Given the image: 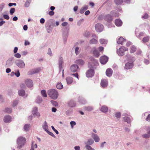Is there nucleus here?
Returning a JSON list of instances; mask_svg holds the SVG:
<instances>
[{
    "instance_id": "obj_1",
    "label": "nucleus",
    "mask_w": 150,
    "mask_h": 150,
    "mask_svg": "<svg viewBox=\"0 0 150 150\" xmlns=\"http://www.w3.org/2000/svg\"><path fill=\"white\" fill-rule=\"evenodd\" d=\"M47 94L51 98L56 99L58 97V93L57 90L54 89L49 90L47 91Z\"/></svg>"
},
{
    "instance_id": "obj_2",
    "label": "nucleus",
    "mask_w": 150,
    "mask_h": 150,
    "mask_svg": "<svg viewBox=\"0 0 150 150\" xmlns=\"http://www.w3.org/2000/svg\"><path fill=\"white\" fill-rule=\"evenodd\" d=\"M26 139L25 137L20 136L18 137L17 139V143L18 146L17 148L20 149L25 144Z\"/></svg>"
},
{
    "instance_id": "obj_3",
    "label": "nucleus",
    "mask_w": 150,
    "mask_h": 150,
    "mask_svg": "<svg viewBox=\"0 0 150 150\" xmlns=\"http://www.w3.org/2000/svg\"><path fill=\"white\" fill-rule=\"evenodd\" d=\"M128 49L127 47H125L124 46H122L119 49L117 50V52L118 55L119 56H122L124 55V52L125 51H127Z\"/></svg>"
},
{
    "instance_id": "obj_4",
    "label": "nucleus",
    "mask_w": 150,
    "mask_h": 150,
    "mask_svg": "<svg viewBox=\"0 0 150 150\" xmlns=\"http://www.w3.org/2000/svg\"><path fill=\"white\" fill-rule=\"evenodd\" d=\"M15 63L16 65L20 68L23 69L25 68V64L22 60L18 59L16 61Z\"/></svg>"
},
{
    "instance_id": "obj_5",
    "label": "nucleus",
    "mask_w": 150,
    "mask_h": 150,
    "mask_svg": "<svg viewBox=\"0 0 150 150\" xmlns=\"http://www.w3.org/2000/svg\"><path fill=\"white\" fill-rule=\"evenodd\" d=\"M42 69L41 67H38L33 69L29 71L28 72V74L29 75H31L36 73H38Z\"/></svg>"
},
{
    "instance_id": "obj_6",
    "label": "nucleus",
    "mask_w": 150,
    "mask_h": 150,
    "mask_svg": "<svg viewBox=\"0 0 150 150\" xmlns=\"http://www.w3.org/2000/svg\"><path fill=\"white\" fill-rule=\"evenodd\" d=\"M122 115L124 117H123V120L125 122H126L127 123L129 124L131 122V119L129 117V116L127 114L124 113Z\"/></svg>"
},
{
    "instance_id": "obj_7",
    "label": "nucleus",
    "mask_w": 150,
    "mask_h": 150,
    "mask_svg": "<svg viewBox=\"0 0 150 150\" xmlns=\"http://www.w3.org/2000/svg\"><path fill=\"white\" fill-rule=\"evenodd\" d=\"M126 60L127 62H132L134 63V62L135 60V58L134 57L131 56L130 54H128L126 55Z\"/></svg>"
},
{
    "instance_id": "obj_8",
    "label": "nucleus",
    "mask_w": 150,
    "mask_h": 150,
    "mask_svg": "<svg viewBox=\"0 0 150 150\" xmlns=\"http://www.w3.org/2000/svg\"><path fill=\"white\" fill-rule=\"evenodd\" d=\"M103 26L101 24L98 23L95 25L96 30L98 32H101L103 30Z\"/></svg>"
},
{
    "instance_id": "obj_9",
    "label": "nucleus",
    "mask_w": 150,
    "mask_h": 150,
    "mask_svg": "<svg viewBox=\"0 0 150 150\" xmlns=\"http://www.w3.org/2000/svg\"><path fill=\"white\" fill-rule=\"evenodd\" d=\"M134 64L132 62H127L125 64L124 69L125 70H129L132 69L134 66Z\"/></svg>"
},
{
    "instance_id": "obj_10",
    "label": "nucleus",
    "mask_w": 150,
    "mask_h": 150,
    "mask_svg": "<svg viewBox=\"0 0 150 150\" xmlns=\"http://www.w3.org/2000/svg\"><path fill=\"white\" fill-rule=\"evenodd\" d=\"M94 70L92 69H89L86 73V75L87 77L90 78L93 76L94 75Z\"/></svg>"
},
{
    "instance_id": "obj_11",
    "label": "nucleus",
    "mask_w": 150,
    "mask_h": 150,
    "mask_svg": "<svg viewBox=\"0 0 150 150\" xmlns=\"http://www.w3.org/2000/svg\"><path fill=\"white\" fill-rule=\"evenodd\" d=\"M108 61V58L105 56L101 57L100 58V63L103 64H105Z\"/></svg>"
},
{
    "instance_id": "obj_12",
    "label": "nucleus",
    "mask_w": 150,
    "mask_h": 150,
    "mask_svg": "<svg viewBox=\"0 0 150 150\" xmlns=\"http://www.w3.org/2000/svg\"><path fill=\"white\" fill-rule=\"evenodd\" d=\"M91 134L93 139L95 142H98L100 141V137L97 134L93 132L91 133Z\"/></svg>"
},
{
    "instance_id": "obj_13",
    "label": "nucleus",
    "mask_w": 150,
    "mask_h": 150,
    "mask_svg": "<svg viewBox=\"0 0 150 150\" xmlns=\"http://www.w3.org/2000/svg\"><path fill=\"white\" fill-rule=\"evenodd\" d=\"M25 83L27 86L29 88H31L33 86L32 81L30 79H27L25 81Z\"/></svg>"
},
{
    "instance_id": "obj_14",
    "label": "nucleus",
    "mask_w": 150,
    "mask_h": 150,
    "mask_svg": "<svg viewBox=\"0 0 150 150\" xmlns=\"http://www.w3.org/2000/svg\"><path fill=\"white\" fill-rule=\"evenodd\" d=\"M11 117L9 115L4 116V121L5 123H7L10 122L11 121Z\"/></svg>"
},
{
    "instance_id": "obj_15",
    "label": "nucleus",
    "mask_w": 150,
    "mask_h": 150,
    "mask_svg": "<svg viewBox=\"0 0 150 150\" xmlns=\"http://www.w3.org/2000/svg\"><path fill=\"white\" fill-rule=\"evenodd\" d=\"M13 58L14 57H12L11 58H9L7 60L6 63V66L7 67H10L13 64L12 60Z\"/></svg>"
},
{
    "instance_id": "obj_16",
    "label": "nucleus",
    "mask_w": 150,
    "mask_h": 150,
    "mask_svg": "<svg viewBox=\"0 0 150 150\" xmlns=\"http://www.w3.org/2000/svg\"><path fill=\"white\" fill-rule=\"evenodd\" d=\"M108 85V81L105 79H102L100 82V85L102 88H105Z\"/></svg>"
},
{
    "instance_id": "obj_17",
    "label": "nucleus",
    "mask_w": 150,
    "mask_h": 150,
    "mask_svg": "<svg viewBox=\"0 0 150 150\" xmlns=\"http://www.w3.org/2000/svg\"><path fill=\"white\" fill-rule=\"evenodd\" d=\"M79 69L78 66L76 64H73L70 67V70L73 72H76Z\"/></svg>"
},
{
    "instance_id": "obj_18",
    "label": "nucleus",
    "mask_w": 150,
    "mask_h": 150,
    "mask_svg": "<svg viewBox=\"0 0 150 150\" xmlns=\"http://www.w3.org/2000/svg\"><path fill=\"white\" fill-rule=\"evenodd\" d=\"M104 19L108 22H110L111 21H112V18L110 15L107 14L104 16Z\"/></svg>"
},
{
    "instance_id": "obj_19",
    "label": "nucleus",
    "mask_w": 150,
    "mask_h": 150,
    "mask_svg": "<svg viewBox=\"0 0 150 150\" xmlns=\"http://www.w3.org/2000/svg\"><path fill=\"white\" fill-rule=\"evenodd\" d=\"M59 66L60 71H61L62 68V64L63 62V59L62 57H59L58 59Z\"/></svg>"
},
{
    "instance_id": "obj_20",
    "label": "nucleus",
    "mask_w": 150,
    "mask_h": 150,
    "mask_svg": "<svg viewBox=\"0 0 150 150\" xmlns=\"http://www.w3.org/2000/svg\"><path fill=\"white\" fill-rule=\"evenodd\" d=\"M76 105V102L73 100H70L68 102V105L71 107H74Z\"/></svg>"
},
{
    "instance_id": "obj_21",
    "label": "nucleus",
    "mask_w": 150,
    "mask_h": 150,
    "mask_svg": "<svg viewBox=\"0 0 150 150\" xmlns=\"http://www.w3.org/2000/svg\"><path fill=\"white\" fill-rule=\"evenodd\" d=\"M94 142V140L91 138L89 139L85 142V145H91Z\"/></svg>"
},
{
    "instance_id": "obj_22",
    "label": "nucleus",
    "mask_w": 150,
    "mask_h": 150,
    "mask_svg": "<svg viewBox=\"0 0 150 150\" xmlns=\"http://www.w3.org/2000/svg\"><path fill=\"white\" fill-rule=\"evenodd\" d=\"M126 41V40L124 39L122 37H121L120 38L118 39L117 40V43L118 44H120L122 45L124 42Z\"/></svg>"
},
{
    "instance_id": "obj_23",
    "label": "nucleus",
    "mask_w": 150,
    "mask_h": 150,
    "mask_svg": "<svg viewBox=\"0 0 150 150\" xmlns=\"http://www.w3.org/2000/svg\"><path fill=\"white\" fill-rule=\"evenodd\" d=\"M88 8V6L85 5L83 6L80 10L79 13L81 14L83 13Z\"/></svg>"
},
{
    "instance_id": "obj_24",
    "label": "nucleus",
    "mask_w": 150,
    "mask_h": 150,
    "mask_svg": "<svg viewBox=\"0 0 150 150\" xmlns=\"http://www.w3.org/2000/svg\"><path fill=\"white\" fill-rule=\"evenodd\" d=\"M122 22L120 19H116L115 21V25L117 26H120L122 24Z\"/></svg>"
},
{
    "instance_id": "obj_25",
    "label": "nucleus",
    "mask_w": 150,
    "mask_h": 150,
    "mask_svg": "<svg viewBox=\"0 0 150 150\" xmlns=\"http://www.w3.org/2000/svg\"><path fill=\"white\" fill-rule=\"evenodd\" d=\"M112 73V71L111 69L108 68L107 69L106 72V74L107 76L108 77L110 76H111Z\"/></svg>"
},
{
    "instance_id": "obj_26",
    "label": "nucleus",
    "mask_w": 150,
    "mask_h": 150,
    "mask_svg": "<svg viewBox=\"0 0 150 150\" xmlns=\"http://www.w3.org/2000/svg\"><path fill=\"white\" fill-rule=\"evenodd\" d=\"M75 63L79 65H82L84 64V62L83 60L79 59L76 60Z\"/></svg>"
},
{
    "instance_id": "obj_27",
    "label": "nucleus",
    "mask_w": 150,
    "mask_h": 150,
    "mask_svg": "<svg viewBox=\"0 0 150 150\" xmlns=\"http://www.w3.org/2000/svg\"><path fill=\"white\" fill-rule=\"evenodd\" d=\"M67 83L68 84H71L73 81V79L72 77H67L66 79Z\"/></svg>"
},
{
    "instance_id": "obj_28",
    "label": "nucleus",
    "mask_w": 150,
    "mask_h": 150,
    "mask_svg": "<svg viewBox=\"0 0 150 150\" xmlns=\"http://www.w3.org/2000/svg\"><path fill=\"white\" fill-rule=\"evenodd\" d=\"M42 127L44 130L46 132L48 130V125L46 121H45L42 125Z\"/></svg>"
},
{
    "instance_id": "obj_29",
    "label": "nucleus",
    "mask_w": 150,
    "mask_h": 150,
    "mask_svg": "<svg viewBox=\"0 0 150 150\" xmlns=\"http://www.w3.org/2000/svg\"><path fill=\"white\" fill-rule=\"evenodd\" d=\"M100 110L101 112L104 113H105L108 112V108L107 106L105 105H104L100 109Z\"/></svg>"
},
{
    "instance_id": "obj_30",
    "label": "nucleus",
    "mask_w": 150,
    "mask_h": 150,
    "mask_svg": "<svg viewBox=\"0 0 150 150\" xmlns=\"http://www.w3.org/2000/svg\"><path fill=\"white\" fill-rule=\"evenodd\" d=\"M78 100L80 103L83 104H85L86 102L85 99L82 97H79Z\"/></svg>"
},
{
    "instance_id": "obj_31",
    "label": "nucleus",
    "mask_w": 150,
    "mask_h": 150,
    "mask_svg": "<svg viewBox=\"0 0 150 150\" xmlns=\"http://www.w3.org/2000/svg\"><path fill=\"white\" fill-rule=\"evenodd\" d=\"M93 49L94 50L93 54L96 57H98L99 56V53L98 51L97 50H96L95 47L93 48Z\"/></svg>"
},
{
    "instance_id": "obj_32",
    "label": "nucleus",
    "mask_w": 150,
    "mask_h": 150,
    "mask_svg": "<svg viewBox=\"0 0 150 150\" xmlns=\"http://www.w3.org/2000/svg\"><path fill=\"white\" fill-rule=\"evenodd\" d=\"M18 94L20 96H24L25 95V91L23 89L20 90L18 91Z\"/></svg>"
},
{
    "instance_id": "obj_33",
    "label": "nucleus",
    "mask_w": 150,
    "mask_h": 150,
    "mask_svg": "<svg viewBox=\"0 0 150 150\" xmlns=\"http://www.w3.org/2000/svg\"><path fill=\"white\" fill-rule=\"evenodd\" d=\"M99 41L100 43L103 45H105L107 43V40L104 39H100Z\"/></svg>"
},
{
    "instance_id": "obj_34",
    "label": "nucleus",
    "mask_w": 150,
    "mask_h": 150,
    "mask_svg": "<svg viewBox=\"0 0 150 150\" xmlns=\"http://www.w3.org/2000/svg\"><path fill=\"white\" fill-rule=\"evenodd\" d=\"M30 127V125L27 124L25 125L23 127V129L25 131L27 132L28 131Z\"/></svg>"
},
{
    "instance_id": "obj_35",
    "label": "nucleus",
    "mask_w": 150,
    "mask_h": 150,
    "mask_svg": "<svg viewBox=\"0 0 150 150\" xmlns=\"http://www.w3.org/2000/svg\"><path fill=\"white\" fill-rule=\"evenodd\" d=\"M110 14H112V15L116 17H118L119 16L118 13L117 12H116L115 11H113L110 12Z\"/></svg>"
},
{
    "instance_id": "obj_36",
    "label": "nucleus",
    "mask_w": 150,
    "mask_h": 150,
    "mask_svg": "<svg viewBox=\"0 0 150 150\" xmlns=\"http://www.w3.org/2000/svg\"><path fill=\"white\" fill-rule=\"evenodd\" d=\"M57 88L59 89H61L63 87V85L61 82H58L57 83L56 86Z\"/></svg>"
},
{
    "instance_id": "obj_37",
    "label": "nucleus",
    "mask_w": 150,
    "mask_h": 150,
    "mask_svg": "<svg viewBox=\"0 0 150 150\" xmlns=\"http://www.w3.org/2000/svg\"><path fill=\"white\" fill-rule=\"evenodd\" d=\"M150 38V37L149 36H147L144 38L142 40L143 42L145 43L148 42L149 41Z\"/></svg>"
},
{
    "instance_id": "obj_38",
    "label": "nucleus",
    "mask_w": 150,
    "mask_h": 150,
    "mask_svg": "<svg viewBox=\"0 0 150 150\" xmlns=\"http://www.w3.org/2000/svg\"><path fill=\"white\" fill-rule=\"evenodd\" d=\"M12 109L10 108H6L4 111L8 113H10L12 112Z\"/></svg>"
},
{
    "instance_id": "obj_39",
    "label": "nucleus",
    "mask_w": 150,
    "mask_h": 150,
    "mask_svg": "<svg viewBox=\"0 0 150 150\" xmlns=\"http://www.w3.org/2000/svg\"><path fill=\"white\" fill-rule=\"evenodd\" d=\"M38 112V108L37 107H35L33 108L32 114L33 115H35L37 112Z\"/></svg>"
},
{
    "instance_id": "obj_40",
    "label": "nucleus",
    "mask_w": 150,
    "mask_h": 150,
    "mask_svg": "<svg viewBox=\"0 0 150 150\" xmlns=\"http://www.w3.org/2000/svg\"><path fill=\"white\" fill-rule=\"evenodd\" d=\"M68 34V33H67L65 35L63 34V40L64 41V44H65L67 38Z\"/></svg>"
},
{
    "instance_id": "obj_41",
    "label": "nucleus",
    "mask_w": 150,
    "mask_h": 150,
    "mask_svg": "<svg viewBox=\"0 0 150 150\" xmlns=\"http://www.w3.org/2000/svg\"><path fill=\"white\" fill-rule=\"evenodd\" d=\"M31 2V0H27L24 4L25 6L27 8L28 7Z\"/></svg>"
},
{
    "instance_id": "obj_42",
    "label": "nucleus",
    "mask_w": 150,
    "mask_h": 150,
    "mask_svg": "<svg viewBox=\"0 0 150 150\" xmlns=\"http://www.w3.org/2000/svg\"><path fill=\"white\" fill-rule=\"evenodd\" d=\"M115 3L117 5L121 4L123 2V0H114Z\"/></svg>"
},
{
    "instance_id": "obj_43",
    "label": "nucleus",
    "mask_w": 150,
    "mask_h": 150,
    "mask_svg": "<svg viewBox=\"0 0 150 150\" xmlns=\"http://www.w3.org/2000/svg\"><path fill=\"white\" fill-rule=\"evenodd\" d=\"M136 50H137V48L135 46H134V45L132 46L131 47L130 51V53H133L135 52L136 51Z\"/></svg>"
},
{
    "instance_id": "obj_44",
    "label": "nucleus",
    "mask_w": 150,
    "mask_h": 150,
    "mask_svg": "<svg viewBox=\"0 0 150 150\" xmlns=\"http://www.w3.org/2000/svg\"><path fill=\"white\" fill-rule=\"evenodd\" d=\"M98 42L97 40L93 38L90 40L89 43L90 44H96Z\"/></svg>"
},
{
    "instance_id": "obj_45",
    "label": "nucleus",
    "mask_w": 150,
    "mask_h": 150,
    "mask_svg": "<svg viewBox=\"0 0 150 150\" xmlns=\"http://www.w3.org/2000/svg\"><path fill=\"white\" fill-rule=\"evenodd\" d=\"M41 93L42 96L46 97H47V94L45 90H42L41 91Z\"/></svg>"
},
{
    "instance_id": "obj_46",
    "label": "nucleus",
    "mask_w": 150,
    "mask_h": 150,
    "mask_svg": "<svg viewBox=\"0 0 150 150\" xmlns=\"http://www.w3.org/2000/svg\"><path fill=\"white\" fill-rule=\"evenodd\" d=\"M84 108L86 110L89 111H91L93 109V107L91 106L86 107H85Z\"/></svg>"
},
{
    "instance_id": "obj_47",
    "label": "nucleus",
    "mask_w": 150,
    "mask_h": 150,
    "mask_svg": "<svg viewBox=\"0 0 150 150\" xmlns=\"http://www.w3.org/2000/svg\"><path fill=\"white\" fill-rule=\"evenodd\" d=\"M5 4L4 3H2L0 4V12L4 8Z\"/></svg>"
},
{
    "instance_id": "obj_48",
    "label": "nucleus",
    "mask_w": 150,
    "mask_h": 150,
    "mask_svg": "<svg viewBox=\"0 0 150 150\" xmlns=\"http://www.w3.org/2000/svg\"><path fill=\"white\" fill-rule=\"evenodd\" d=\"M42 101V99L41 97L38 96L36 100V102L38 103H40Z\"/></svg>"
},
{
    "instance_id": "obj_49",
    "label": "nucleus",
    "mask_w": 150,
    "mask_h": 150,
    "mask_svg": "<svg viewBox=\"0 0 150 150\" xmlns=\"http://www.w3.org/2000/svg\"><path fill=\"white\" fill-rule=\"evenodd\" d=\"M80 52V50L78 47H76L75 49V53L76 55H78Z\"/></svg>"
},
{
    "instance_id": "obj_50",
    "label": "nucleus",
    "mask_w": 150,
    "mask_h": 150,
    "mask_svg": "<svg viewBox=\"0 0 150 150\" xmlns=\"http://www.w3.org/2000/svg\"><path fill=\"white\" fill-rule=\"evenodd\" d=\"M18 103V101L17 100H14L12 103V106L13 107H14L16 106Z\"/></svg>"
},
{
    "instance_id": "obj_51",
    "label": "nucleus",
    "mask_w": 150,
    "mask_h": 150,
    "mask_svg": "<svg viewBox=\"0 0 150 150\" xmlns=\"http://www.w3.org/2000/svg\"><path fill=\"white\" fill-rule=\"evenodd\" d=\"M150 134L148 133L147 134H145L142 135V137L145 139L149 138L150 137Z\"/></svg>"
},
{
    "instance_id": "obj_52",
    "label": "nucleus",
    "mask_w": 150,
    "mask_h": 150,
    "mask_svg": "<svg viewBox=\"0 0 150 150\" xmlns=\"http://www.w3.org/2000/svg\"><path fill=\"white\" fill-rule=\"evenodd\" d=\"M84 35L87 38L90 37L91 36L90 32L88 31H86L84 33Z\"/></svg>"
},
{
    "instance_id": "obj_53",
    "label": "nucleus",
    "mask_w": 150,
    "mask_h": 150,
    "mask_svg": "<svg viewBox=\"0 0 150 150\" xmlns=\"http://www.w3.org/2000/svg\"><path fill=\"white\" fill-rule=\"evenodd\" d=\"M91 145H86L85 148L88 150H95V149L92 148V147L90 146Z\"/></svg>"
},
{
    "instance_id": "obj_54",
    "label": "nucleus",
    "mask_w": 150,
    "mask_h": 150,
    "mask_svg": "<svg viewBox=\"0 0 150 150\" xmlns=\"http://www.w3.org/2000/svg\"><path fill=\"white\" fill-rule=\"evenodd\" d=\"M84 20V19L83 18H82V19L79 20V21H78L77 23V25L79 26H80L81 25V24L83 21Z\"/></svg>"
},
{
    "instance_id": "obj_55",
    "label": "nucleus",
    "mask_w": 150,
    "mask_h": 150,
    "mask_svg": "<svg viewBox=\"0 0 150 150\" xmlns=\"http://www.w3.org/2000/svg\"><path fill=\"white\" fill-rule=\"evenodd\" d=\"M51 102L52 104L54 106H57L58 105V103L55 101L52 100Z\"/></svg>"
},
{
    "instance_id": "obj_56",
    "label": "nucleus",
    "mask_w": 150,
    "mask_h": 150,
    "mask_svg": "<svg viewBox=\"0 0 150 150\" xmlns=\"http://www.w3.org/2000/svg\"><path fill=\"white\" fill-rule=\"evenodd\" d=\"M144 34V33L141 32L137 36V35H136V36L138 38L141 39V37L143 36Z\"/></svg>"
},
{
    "instance_id": "obj_57",
    "label": "nucleus",
    "mask_w": 150,
    "mask_h": 150,
    "mask_svg": "<svg viewBox=\"0 0 150 150\" xmlns=\"http://www.w3.org/2000/svg\"><path fill=\"white\" fill-rule=\"evenodd\" d=\"M15 9L14 8H11L10 10V13L11 15H12L14 13Z\"/></svg>"
},
{
    "instance_id": "obj_58",
    "label": "nucleus",
    "mask_w": 150,
    "mask_h": 150,
    "mask_svg": "<svg viewBox=\"0 0 150 150\" xmlns=\"http://www.w3.org/2000/svg\"><path fill=\"white\" fill-rule=\"evenodd\" d=\"M70 124L71 126V128H73L74 127V126L76 125V123L75 121H71L70 122Z\"/></svg>"
},
{
    "instance_id": "obj_59",
    "label": "nucleus",
    "mask_w": 150,
    "mask_h": 150,
    "mask_svg": "<svg viewBox=\"0 0 150 150\" xmlns=\"http://www.w3.org/2000/svg\"><path fill=\"white\" fill-rule=\"evenodd\" d=\"M115 116L117 118H120L121 116V114L120 112H118L115 113Z\"/></svg>"
},
{
    "instance_id": "obj_60",
    "label": "nucleus",
    "mask_w": 150,
    "mask_h": 150,
    "mask_svg": "<svg viewBox=\"0 0 150 150\" xmlns=\"http://www.w3.org/2000/svg\"><path fill=\"white\" fill-rule=\"evenodd\" d=\"M15 75L17 77H18L20 76V74L19 71L18 70H17L16 72H15Z\"/></svg>"
},
{
    "instance_id": "obj_61",
    "label": "nucleus",
    "mask_w": 150,
    "mask_h": 150,
    "mask_svg": "<svg viewBox=\"0 0 150 150\" xmlns=\"http://www.w3.org/2000/svg\"><path fill=\"white\" fill-rule=\"evenodd\" d=\"M14 56L15 57L18 59L20 58L21 57V54L18 53H16Z\"/></svg>"
},
{
    "instance_id": "obj_62",
    "label": "nucleus",
    "mask_w": 150,
    "mask_h": 150,
    "mask_svg": "<svg viewBox=\"0 0 150 150\" xmlns=\"http://www.w3.org/2000/svg\"><path fill=\"white\" fill-rule=\"evenodd\" d=\"M49 135L55 138V136L52 132H50L48 130L46 132Z\"/></svg>"
},
{
    "instance_id": "obj_63",
    "label": "nucleus",
    "mask_w": 150,
    "mask_h": 150,
    "mask_svg": "<svg viewBox=\"0 0 150 150\" xmlns=\"http://www.w3.org/2000/svg\"><path fill=\"white\" fill-rule=\"evenodd\" d=\"M149 17V16L147 13H146L144 16H142V18L144 19H147Z\"/></svg>"
},
{
    "instance_id": "obj_64",
    "label": "nucleus",
    "mask_w": 150,
    "mask_h": 150,
    "mask_svg": "<svg viewBox=\"0 0 150 150\" xmlns=\"http://www.w3.org/2000/svg\"><path fill=\"white\" fill-rule=\"evenodd\" d=\"M144 62L145 64H146V65H147L150 63V61L148 59H144Z\"/></svg>"
}]
</instances>
